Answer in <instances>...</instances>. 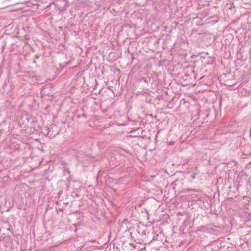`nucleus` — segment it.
<instances>
[{
	"instance_id": "nucleus-1",
	"label": "nucleus",
	"mask_w": 251,
	"mask_h": 251,
	"mask_svg": "<svg viewBox=\"0 0 251 251\" xmlns=\"http://www.w3.org/2000/svg\"><path fill=\"white\" fill-rule=\"evenodd\" d=\"M86 59V58H85L84 56H82L81 59H79V66H84L85 68L82 70L81 72H79V85L82 84V85L80 87V89H79V91H81L82 93L87 94L90 92L89 85L88 84L85 83L86 76L85 75V70H88L89 68L88 65L86 64L88 63L89 59H87L86 62H85Z\"/></svg>"
},
{
	"instance_id": "nucleus-2",
	"label": "nucleus",
	"mask_w": 251,
	"mask_h": 251,
	"mask_svg": "<svg viewBox=\"0 0 251 251\" xmlns=\"http://www.w3.org/2000/svg\"><path fill=\"white\" fill-rule=\"evenodd\" d=\"M12 240L10 236L4 237L2 240H0V251H6L7 248H10Z\"/></svg>"
},
{
	"instance_id": "nucleus-3",
	"label": "nucleus",
	"mask_w": 251,
	"mask_h": 251,
	"mask_svg": "<svg viewBox=\"0 0 251 251\" xmlns=\"http://www.w3.org/2000/svg\"><path fill=\"white\" fill-rule=\"evenodd\" d=\"M25 130L21 129L20 126L17 125L16 127H13L11 129V133L13 135L20 136H22L25 133Z\"/></svg>"
},
{
	"instance_id": "nucleus-4",
	"label": "nucleus",
	"mask_w": 251,
	"mask_h": 251,
	"mask_svg": "<svg viewBox=\"0 0 251 251\" xmlns=\"http://www.w3.org/2000/svg\"><path fill=\"white\" fill-rule=\"evenodd\" d=\"M42 59L44 61V63L46 64L47 65H48L50 63H53V57L50 55L46 57L44 55V53L41 56Z\"/></svg>"
},
{
	"instance_id": "nucleus-5",
	"label": "nucleus",
	"mask_w": 251,
	"mask_h": 251,
	"mask_svg": "<svg viewBox=\"0 0 251 251\" xmlns=\"http://www.w3.org/2000/svg\"><path fill=\"white\" fill-rule=\"evenodd\" d=\"M81 115L85 118H87L86 114L84 112V108L83 107L81 108L80 111L79 110V118H80Z\"/></svg>"
},
{
	"instance_id": "nucleus-6",
	"label": "nucleus",
	"mask_w": 251,
	"mask_h": 251,
	"mask_svg": "<svg viewBox=\"0 0 251 251\" xmlns=\"http://www.w3.org/2000/svg\"><path fill=\"white\" fill-rule=\"evenodd\" d=\"M49 132L50 129L48 126H45L43 129V131H42V132L46 135H48L49 134Z\"/></svg>"
},
{
	"instance_id": "nucleus-7",
	"label": "nucleus",
	"mask_w": 251,
	"mask_h": 251,
	"mask_svg": "<svg viewBox=\"0 0 251 251\" xmlns=\"http://www.w3.org/2000/svg\"><path fill=\"white\" fill-rule=\"evenodd\" d=\"M40 55L39 54H36V55H35V58H34V59H34V63L35 64H38V63H39V62L37 61L36 60V59H38V58L40 57Z\"/></svg>"
},
{
	"instance_id": "nucleus-8",
	"label": "nucleus",
	"mask_w": 251,
	"mask_h": 251,
	"mask_svg": "<svg viewBox=\"0 0 251 251\" xmlns=\"http://www.w3.org/2000/svg\"><path fill=\"white\" fill-rule=\"evenodd\" d=\"M4 104H5V106H11L12 107H13V106L12 105V103L8 101V100H6L5 103H4Z\"/></svg>"
},
{
	"instance_id": "nucleus-9",
	"label": "nucleus",
	"mask_w": 251,
	"mask_h": 251,
	"mask_svg": "<svg viewBox=\"0 0 251 251\" xmlns=\"http://www.w3.org/2000/svg\"><path fill=\"white\" fill-rule=\"evenodd\" d=\"M24 118H25V120H26L27 123H28L29 119L28 118H27V116L26 115H25V116L23 115L21 117V120L22 121L23 120Z\"/></svg>"
},
{
	"instance_id": "nucleus-10",
	"label": "nucleus",
	"mask_w": 251,
	"mask_h": 251,
	"mask_svg": "<svg viewBox=\"0 0 251 251\" xmlns=\"http://www.w3.org/2000/svg\"><path fill=\"white\" fill-rule=\"evenodd\" d=\"M188 77H189V75H187V74H185L182 77V78L184 80L187 81Z\"/></svg>"
},
{
	"instance_id": "nucleus-11",
	"label": "nucleus",
	"mask_w": 251,
	"mask_h": 251,
	"mask_svg": "<svg viewBox=\"0 0 251 251\" xmlns=\"http://www.w3.org/2000/svg\"><path fill=\"white\" fill-rule=\"evenodd\" d=\"M137 68L138 70L140 69V66L139 65H135L133 66L132 69L131 71L133 70L134 69Z\"/></svg>"
},
{
	"instance_id": "nucleus-12",
	"label": "nucleus",
	"mask_w": 251,
	"mask_h": 251,
	"mask_svg": "<svg viewBox=\"0 0 251 251\" xmlns=\"http://www.w3.org/2000/svg\"><path fill=\"white\" fill-rule=\"evenodd\" d=\"M134 59V57L133 55H132V57H131V60L132 61Z\"/></svg>"
},
{
	"instance_id": "nucleus-13",
	"label": "nucleus",
	"mask_w": 251,
	"mask_h": 251,
	"mask_svg": "<svg viewBox=\"0 0 251 251\" xmlns=\"http://www.w3.org/2000/svg\"><path fill=\"white\" fill-rule=\"evenodd\" d=\"M142 79L144 80L145 82H147V80L145 78H143Z\"/></svg>"
},
{
	"instance_id": "nucleus-14",
	"label": "nucleus",
	"mask_w": 251,
	"mask_h": 251,
	"mask_svg": "<svg viewBox=\"0 0 251 251\" xmlns=\"http://www.w3.org/2000/svg\"><path fill=\"white\" fill-rule=\"evenodd\" d=\"M153 240H154V237L152 238V239L151 241L149 242L148 243H151Z\"/></svg>"
},
{
	"instance_id": "nucleus-15",
	"label": "nucleus",
	"mask_w": 251,
	"mask_h": 251,
	"mask_svg": "<svg viewBox=\"0 0 251 251\" xmlns=\"http://www.w3.org/2000/svg\"><path fill=\"white\" fill-rule=\"evenodd\" d=\"M22 122H23V124H25V120H24Z\"/></svg>"
},
{
	"instance_id": "nucleus-16",
	"label": "nucleus",
	"mask_w": 251,
	"mask_h": 251,
	"mask_svg": "<svg viewBox=\"0 0 251 251\" xmlns=\"http://www.w3.org/2000/svg\"><path fill=\"white\" fill-rule=\"evenodd\" d=\"M130 246H131L132 247H134V244H133L130 243Z\"/></svg>"
},
{
	"instance_id": "nucleus-17",
	"label": "nucleus",
	"mask_w": 251,
	"mask_h": 251,
	"mask_svg": "<svg viewBox=\"0 0 251 251\" xmlns=\"http://www.w3.org/2000/svg\"><path fill=\"white\" fill-rule=\"evenodd\" d=\"M206 64L207 65H209V64H210V63L209 62H206Z\"/></svg>"
},
{
	"instance_id": "nucleus-18",
	"label": "nucleus",
	"mask_w": 251,
	"mask_h": 251,
	"mask_svg": "<svg viewBox=\"0 0 251 251\" xmlns=\"http://www.w3.org/2000/svg\"><path fill=\"white\" fill-rule=\"evenodd\" d=\"M77 230V228H75V229L74 230L75 232H76Z\"/></svg>"
},
{
	"instance_id": "nucleus-19",
	"label": "nucleus",
	"mask_w": 251,
	"mask_h": 251,
	"mask_svg": "<svg viewBox=\"0 0 251 251\" xmlns=\"http://www.w3.org/2000/svg\"><path fill=\"white\" fill-rule=\"evenodd\" d=\"M59 210L61 211H63V209H59Z\"/></svg>"
},
{
	"instance_id": "nucleus-20",
	"label": "nucleus",
	"mask_w": 251,
	"mask_h": 251,
	"mask_svg": "<svg viewBox=\"0 0 251 251\" xmlns=\"http://www.w3.org/2000/svg\"><path fill=\"white\" fill-rule=\"evenodd\" d=\"M231 186H229V187H228L229 189H231Z\"/></svg>"
},
{
	"instance_id": "nucleus-21",
	"label": "nucleus",
	"mask_w": 251,
	"mask_h": 251,
	"mask_svg": "<svg viewBox=\"0 0 251 251\" xmlns=\"http://www.w3.org/2000/svg\"><path fill=\"white\" fill-rule=\"evenodd\" d=\"M7 230H8L10 231V228H7Z\"/></svg>"
},
{
	"instance_id": "nucleus-22",
	"label": "nucleus",
	"mask_w": 251,
	"mask_h": 251,
	"mask_svg": "<svg viewBox=\"0 0 251 251\" xmlns=\"http://www.w3.org/2000/svg\"><path fill=\"white\" fill-rule=\"evenodd\" d=\"M69 63H70V62H68L67 63H66V65Z\"/></svg>"
}]
</instances>
